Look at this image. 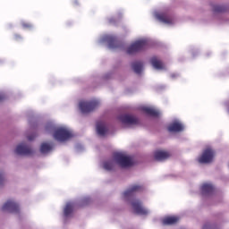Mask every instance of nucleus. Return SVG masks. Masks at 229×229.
<instances>
[{
    "instance_id": "cd10ccee",
    "label": "nucleus",
    "mask_w": 229,
    "mask_h": 229,
    "mask_svg": "<svg viewBox=\"0 0 229 229\" xmlns=\"http://www.w3.org/2000/svg\"><path fill=\"white\" fill-rule=\"evenodd\" d=\"M89 201H90V199H84L81 202V205L77 206V207H83V205H88Z\"/></svg>"
},
{
    "instance_id": "423d86ee",
    "label": "nucleus",
    "mask_w": 229,
    "mask_h": 229,
    "mask_svg": "<svg viewBox=\"0 0 229 229\" xmlns=\"http://www.w3.org/2000/svg\"><path fill=\"white\" fill-rule=\"evenodd\" d=\"M3 212H10L11 214H19L21 208L19 204L13 200H7L2 207Z\"/></svg>"
},
{
    "instance_id": "20e7f679",
    "label": "nucleus",
    "mask_w": 229,
    "mask_h": 229,
    "mask_svg": "<svg viewBox=\"0 0 229 229\" xmlns=\"http://www.w3.org/2000/svg\"><path fill=\"white\" fill-rule=\"evenodd\" d=\"M99 106V102L97 100L92 101H81L79 104V108L82 114H90L93 110H96Z\"/></svg>"
},
{
    "instance_id": "2f4dec72",
    "label": "nucleus",
    "mask_w": 229,
    "mask_h": 229,
    "mask_svg": "<svg viewBox=\"0 0 229 229\" xmlns=\"http://www.w3.org/2000/svg\"><path fill=\"white\" fill-rule=\"evenodd\" d=\"M110 22H114V19H111V20H110Z\"/></svg>"
},
{
    "instance_id": "a878e982",
    "label": "nucleus",
    "mask_w": 229,
    "mask_h": 229,
    "mask_svg": "<svg viewBox=\"0 0 229 229\" xmlns=\"http://www.w3.org/2000/svg\"><path fill=\"white\" fill-rule=\"evenodd\" d=\"M13 40H15V42H21V40H22V36H21L20 34H14Z\"/></svg>"
},
{
    "instance_id": "7ed1b4c3",
    "label": "nucleus",
    "mask_w": 229,
    "mask_h": 229,
    "mask_svg": "<svg viewBox=\"0 0 229 229\" xmlns=\"http://www.w3.org/2000/svg\"><path fill=\"white\" fill-rule=\"evenodd\" d=\"M215 157L216 151L208 147L203 150L201 156L198 158V162L199 164H210L214 161Z\"/></svg>"
},
{
    "instance_id": "a211bd4d",
    "label": "nucleus",
    "mask_w": 229,
    "mask_h": 229,
    "mask_svg": "<svg viewBox=\"0 0 229 229\" xmlns=\"http://www.w3.org/2000/svg\"><path fill=\"white\" fill-rule=\"evenodd\" d=\"M131 68L136 74H141L142 71H144V64L140 62L132 63Z\"/></svg>"
},
{
    "instance_id": "9b49d317",
    "label": "nucleus",
    "mask_w": 229,
    "mask_h": 229,
    "mask_svg": "<svg viewBox=\"0 0 229 229\" xmlns=\"http://www.w3.org/2000/svg\"><path fill=\"white\" fill-rule=\"evenodd\" d=\"M154 158L157 162H164V160H167V158H171V152L167 150H156L154 152Z\"/></svg>"
},
{
    "instance_id": "5701e85b",
    "label": "nucleus",
    "mask_w": 229,
    "mask_h": 229,
    "mask_svg": "<svg viewBox=\"0 0 229 229\" xmlns=\"http://www.w3.org/2000/svg\"><path fill=\"white\" fill-rule=\"evenodd\" d=\"M114 167H115L114 159L104 162V169H106V171H113Z\"/></svg>"
},
{
    "instance_id": "39448f33",
    "label": "nucleus",
    "mask_w": 229,
    "mask_h": 229,
    "mask_svg": "<svg viewBox=\"0 0 229 229\" xmlns=\"http://www.w3.org/2000/svg\"><path fill=\"white\" fill-rule=\"evenodd\" d=\"M72 132L65 128L56 129L54 133V139L58 140V142H65V140H69V139H72Z\"/></svg>"
},
{
    "instance_id": "f257e3e1",
    "label": "nucleus",
    "mask_w": 229,
    "mask_h": 229,
    "mask_svg": "<svg viewBox=\"0 0 229 229\" xmlns=\"http://www.w3.org/2000/svg\"><path fill=\"white\" fill-rule=\"evenodd\" d=\"M148 48V40L146 39H140L132 44H131L126 48L127 55H137V53H140L141 51H144V49Z\"/></svg>"
},
{
    "instance_id": "f03ea898",
    "label": "nucleus",
    "mask_w": 229,
    "mask_h": 229,
    "mask_svg": "<svg viewBox=\"0 0 229 229\" xmlns=\"http://www.w3.org/2000/svg\"><path fill=\"white\" fill-rule=\"evenodd\" d=\"M113 158L120 167H131L133 165L131 157L124 156L123 153L115 152Z\"/></svg>"
},
{
    "instance_id": "1a4fd4ad",
    "label": "nucleus",
    "mask_w": 229,
    "mask_h": 229,
    "mask_svg": "<svg viewBox=\"0 0 229 229\" xmlns=\"http://www.w3.org/2000/svg\"><path fill=\"white\" fill-rule=\"evenodd\" d=\"M144 191V186L140 184H132L124 192V198H130V196H133L135 192H142Z\"/></svg>"
},
{
    "instance_id": "aec40b11",
    "label": "nucleus",
    "mask_w": 229,
    "mask_h": 229,
    "mask_svg": "<svg viewBox=\"0 0 229 229\" xmlns=\"http://www.w3.org/2000/svg\"><path fill=\"white\" fill-rule=\"evenodd\" d=\"M157 19L161 22H164V24H173V19L167 16V14H157Z\"/></svg>"
},
{
    "instance_id": "dca6fc26",
    "label": "nucleus",
    "mask_w": 229,
    "mask_h": 229,
    "mask_svg": "<svg viewBox=\"0 0 229 229\" xmlns=\"http://www.w3.org/2000/svg\"><path fill=\"white\" fill-rule=\"evenodd\" d=\"M151 64L157 71H165V64L157 58L151 60Z\"/></svg>"
},
{
    "instance_id": "393cba45",
    "label": "nucleus",
    "mask_w": 229,
    "mask_h": 229,
    "mask_svg": "<svg viewBox=\"0 0 229 229\" xmlns=\"http://www.w3.org/2000/svg\"><path fill=\"white\" fill-rule=\"evenodd\" d=\"M21 26L24 28V30H31V28H33V24L30 22H22Z\"/></svg>"
},
{
    "instance_id": "c85d7f7f",
    "label": "nucleus",
    "mask_w": 229,
    "mask_h": 229,
    "mask_svg": "<svg viewBox=\"0 0 229 229\" xmlns=\"http://www.w3.org/2000/svg\"><path fill=\"white\" fill-rule=\"evenodd\" d=\"M4 99H6V95H4V93H0V103L4 101Z\"/></svg>"
},
{
    "instance_id": "c756f323",
    "label": "nucleus",
    "mask_w": 229,
    "mask_h": 229,
    "mask_svg": "<svg viewBox=\"0 0 229 229\" xmlns=\"http://www.w3.org/2000/svg\"><path fill=\"white\" fill-rule=\"evenodd\" d=\"M35 137H37V134H32V135H29L27 137L28 140H35Z\"/></svg>"
},
{
    "instance_id": "bb28decb",
    "label": "nucleus",
    "mask_w": 229,
    "mask_h": 229,
    "mask_svg": "<svg viewBox=\"0 0 229 229\" xmlns=\"http://www.w3.org/2000/svg\"><path fill=\"white\" fill-rule=\"evenodd\" d=\"M4 183V174L0 173V186Z\"/></svg>"
},
{
    "instance_id": "4be33fe9",
    "label": "nucleus",
    "mask_w": 229,
    "mask_h": 229,
    "mask_svg": "<svg viewBox=\"0 0 229 229\" xmlns=\"http://www.w3.org/2000/svg\"><path fill=\"white\" fill-rule=\"evenodd\" d=\"M180 221L178 216H167L163 219V225H176Z\"/></svg>"
},
{
    "instance_id": "0eeeda50",
    "label": "nucleus",
    "mask_w": 229,
    "mask_h": 229,
    "mask_svg": "<svg viewBox=\"0 0 229 229\" xmlns=\"http://www.w3.org/2000/svg\"><path fill=\"white\" fill-rule=\"evenodd\" d=\"M132 210L139 216H148V209L142 207V202L135 199L131 202Z\"/></svg>"
},
{
    "instance_id": "f3484780",
    "label": "nucleus",
    "mask_w": 229,
    "mask_h": 229,
    "mask_svg": "<svg viewBox=\"0 0 229 229\" xmlns=\"http://www.w3.org/2000/svg\"><path fill=\"white\" fill-rule=\"evenodd\" d=\"M168 131H183V124L178 122H174L168 126Z\"/></svg>"
},
{
    "instance_id": "6e6552de",
    "label": "nucleus",
    "mask_w": 229,
    "mask_h": 229,
    "mask_svg": "<svg viewBox=\"0 0 229 229\" xmlns=\"http://www.w3.org/2000/svg\"><path fill=\"white\" fill-rule=\"evenodd\" d=\"M119 121L123 124H127L129 126H133L135 124H139V118L133 116L131 114H123L119 116Z\"/></svg>"
},
{
    "instance_id": "4468645a",
    "label": "nucleus",
    "mask_w": 229,
    "mask_h": 229,
    "mask_svg": "<svg viewBox=\"0 0 229 229\" xmlns=\"http://www.w3.org/2000/svg\"><path fill=\"white\" fill-rule=\"evenodd\" d=\"M97 131L100 135V137H105V135L108 133V128H106V125H105V123L98 122Z\"/></svg>"
},
{
    "instance_id": "2eb2a0df",
    "label": "nucleus",
    "mask_w": 229,
    "mask_h": 229,
    "mask_svg": "<svg viewBox=\"0 0 229 229\" xmlns=\"http://www.w3.org/2000/svg\"><path fill=\"white\" fill-rule=\"evenodd\" d=\"M74 208H76V205L72 202H68L64 209V217H69V216L74 212Z\"/></svg>"
},
{
    "instance_id": "b1692460",
    "label": "nucleus",
    "mask_w": 229,
    "mask_h": 229,
    "mask_svg": "<svg viewBox=\"0 0 229 229\" xmlns=\"http://www.w3.org/2000/svg\"><path fill=\"white\" fill-rule=\"evenodd\" d=\"M224 12H228V9L225 5H214L213 13H224Z\"/></svg>"
},
{
    "instance_id": "f8f14e48",
    "label": "nucleus",
    "mask_w": 229,
    "mask_h": 229,
    "mask_svg": "<svg viewBox=\"0 0 229 229\" xmlns=\"http://www.w3.org/2000/svg\"><path fill=\"white\" fill-rule=\"evenodd\" d=\"M15 153L16 155L28 157L33 154V150L31 148L26 146L25 144H20L16 147Z\"/></svg>"
},
{
    "instance_id": "473e14b6",
    "label": "nucleus",
    "mask_w": 229,
    "mask_h": 229,
    "mask_svg": "<svg viewBox=\"0 0 229 229\" xmlns=\"http://www.w3.org/2000/svg\"><path fill=\"white\" fill-rule=\"evenodd\" d=\"M74 4H78V1H75Z\"/></svg>"
},
{
    "instance_id": "412c9836",
    "label": "nucleus",
    "mask_w": 229,
    "mask_h": 229,
    "mask_svg": "<svg viewBox=\"0 0 229 229\" xmlns=\"http://www.w3.org/2000/svg\"><path fill=\"white\" fill-rule=\"evenodd\" d=\"M202 194H212L214 192V186L212 184L205 183L201 186Z\"/></svg>"
},
{
    "instance_id": "6ab92c4d",
    "label": "nucleus",
    "mask_w": 229,
    "mask_h": 229,
    "mask_svg": "<svg viewBox=\"0 0 229 229\" xmlns=\"http://www.w3.org/2000/svg\"><path fill=\"white\" fill-rule=\"evenodd\" d=\"M52 149H53V144L52 143L44 142L40 146V152L43 155H46V153H49V151H52Z\"/></svg>"
},
{
    "instance_id": "9d476101",
    "label": "nucleus",
    "mask_w": 229,
    "mask_h": 229,
    "mask_svg": "<svg viewBox=\"0 0 229 229\" xmlns=\"http://www.w3.org/2000/svg\"><path fill=\"white\" fill-rule=\"evenodd\" d=\"M105 40H106L109 49H119L121 47V43L117 40V37L115 36H106Z\"/></svg>"
},
{
    "instance_id": "ddd939ff",
    "label": "nucleus",
    "mask_w": 229,
    "mask_h": 229,
    "mask_svg": "<svg viewBox=\"0 0 229 229\" xmlns=\"http://www.w3.org/2000/svg\"><path fill=\"white\" fill-rule=\"evenodd\" d=\"M141 110L147 114V115H150V117H158L160 115V112L153 107L143 106Z\"/></svg>"
},
{
    "instance_id": "7c9ffc66",
    "label": "nucleus",
    "mask_w": 229,
    "mask_h": 229,
    "mask_svg": "<svg viewBox=\"0 0 229 229\" xmlns=\"http://www.w3.org/2000/svg\"><path fill=\"white\" fill-rule=\"evenodd\" d=\"M208 225H205L204 226H203V229H208Z\"/></svg>"
}]
</instances>
